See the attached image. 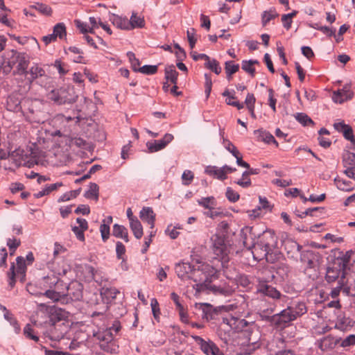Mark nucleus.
Instances as JSON below:
<instances>
[{
    "label": "nucleus",
    "instance_id": "680f3d73",
    "mask_svg": "<svg viewBox=\"0 0 355 355\" xmlns=\"http://www.w3.org/2000/svg\"><path fill=\"white\" fill-rule=\"evenodd\" d=\"M234 183L239 185L242 188H248L252 185L250 178L248 176H243V173H242L241 178L234 181Z\"/></svg>",
    "mask_w": 355,
    "mask_h": 355
},
{
    "label": "nucleus",
    "instance_id": "4d7b16f0",
    "mask_svg": "<svg viewBox=\"0 0 355 355\" xmlns=\"http://www.w3.org/2000/svg\"><path fill=\"white\" fill-rule=\"evenodd\" d=\"M24 334L26 338L35 342H38L40 340L37 336L33 334V329L30 324H27L24 328Z\"/></svg>",
    "mask_w": 355,
    "mask_h": 355
},
{
    "label": "nucleus",
    "instance_id": "72a5a7b5",
    "mask_svg": "<svg viewBox=\"0 0 355 355\" xmlns=\"http://www.w3.org/2000/svg\"><path fill=\"white\" fill-rule=\"evenodd\" d=\"M129 21V28L130 30H132L135 28H143L145 25V21L144 18L137 15L136 12H132Z\"/></svg>",
    "mask_w": 355,
    "mask_h": 355
},
{
    "label": "nucleus",
    "instance_id": "2f4dec72",
    "mask_svg": "<svg viewBox=\"0 0 355 355\" xmlns=\"http://www.w3.org/2000/svg\"><path fill=\"white\" fill-rule=\"evenodd\" d=\"M205 173L209 175H214L220 180H224L227 178L222 167L218 168L215 166H208L205 168Z\"/></svg>",
    "mask_w": 355,
    "mask_h": 355
},
{
    "label": "nucleus",
    "instance_id": "9b49d317",
    "mask_svg": "<svg viewBox=\"0 0 355 355\" xmlns=\"http://www.w3.org/2000/svg\"><path fill=\"white\" fill-rule=\"evenodd\" d=\"M343 274H344L345 280H347L346 275L347 272L345 271L333 262L327 268L325 280L329 284L333 283L337 279L339 280L340 278H342Z\"/></svg>",
    "mask_w": 355,
    "mask_h": 355
},
{
    "label": "nucleus",
    "instance_id": "5701e85b",
    "mask_svg": "<svg viewBox=\"0 0 355 355\" xmlns=\"http://www.w3.org/2000/svg\"><path fill=\"white\" fill-rule=\"evenodd\" d=\"M287 307L291 309V313L294 314L295 320L307 312L306 306L303 302H293Z\"/></svg>",
    "mask_w": 355,
    "mask_h": 355
},
{
    "label": "nucleus",
    "instance_id": "37998d69",
    "mask_svg": "<svg viewBox=\"0 0 355 355\" xmlns=\"http://www.w3.org/2000/svg\"><path fill=\"white\" fill-rule=\"evenodd\" d=\"M278 16V14L275 10L270 9V10L264 11L261 15L262 25L266 26L267 24L272 19H275Z\"/></svg>",
    "mask_w": 355,
    "mask_h": 355
},
{
    "label": "nucleus",
    "instance_id": "dca6fc26",
    "mask_svg": "<svg viewBox=\"0 0 355 355\" xmlns=\"http://www.w3.org/2000/svg\"><path fill=\"white\" fill-rule=\"evenodd\" d=\"M19 52L12 51L7 60H5L2 64V69L3 73H8L11 71L15 65L17 64V59L19 56Z\"/></svg>",
    "mask_w": 355,
    "mask_h": 355
},
{
    "label": "nucleus",
    "instance_id": "c03bdc74",
    "mask_svg": "<svg viewBox=\"0 0 355 355\" xmlns=\"http://www.w3.org/2000/svg\"><path fill=\"white\" fill-rule=\"evenodd\" d=\"M205 66L207 69H210L217 75L221 73L222 69L219 65V62L215 59L211 60L209 58V60L205 62Z\"/></svg>",
    "mask_w": 355,
    "mask_h": 355
},
{
    "label": "nucleus",
    "instance_id": "8fccbe9b",
    "mask_svg": "<svg viewBox=\"0 0 355 355\" xmlns=\"http://www.w3.org/2000/svg\"><path fill=\"white\" fill-rule=\"evenodd\" d=\"M296 120L303 125H313V120L304 113H297L295 116Z\"/></svg>",
    "mask_w": 355,
    "mask_h": 355
},
{
    "label": "nucleus",
    "instance_id": "7c9ffc66",
    "mask_svg": "<svg viewBox=\"0 0 355 355\" xmlns=\"http://www.w3.org/2000/svg\"><path fill=\"white\" fill-rule=\"evenodd\" d=\"M179 73L175 70L173 64L168 65L165 68V78L173 85H177Z\"/></svg>",
    "mask_w": 355,
    "mask_h": 355
},
{
    "label": "nucleus",
    "instance_id": "5fc2aeb1",
    "mask_svg": "<svg viewBox=\"0 0 355 355\" xmlns=\"http://www.w3.org/2000/svg\"><path fill=\"white\" fill-rule=\"evenodd\" d=\"M17 272L20 275H25L26 271V261L22 257H17L16 259Z\"/></svg>",
    "mask_w": 355,
    "mask_h": 355
},
{
    "label": "nucleus",
    "instance_id": "774afa93",
    "mask_svg": "<svg viewBox=\"0 0 355 355\" xmlns=\"http://www.w3.org/2000/svg\"><path fill=\"white\" fill-rule=\"evenodd\" d=\"M355 345V335L351 334L342 340L340 346L343 347H349Z\"/></svg>",
    "mask_w": 355,
    "mask_h": 355
},
{
    "label": "nucleus",
    "instance_id": "09e8293b",
    "mask_svg": "<svg viewBox=\"0 0 355 355\" xmlns=\"http://www.w3.org/2000/svg\"><path fill=\"white\" fill-rule=\"evenodd\" d=\"M53 34L55 37H59L60 39H62L66 36V27L63 23H58L53 27Z\"/></svg>",
    "mask_w": 355,
    "mask_h": 355
},
{
    "label": "nucleus",
    "instance_id": "338daca9",
    "mask_svg": "<svg viewBox=\"0 0 355 355\" xmlns=\"http://www.w3.org/2000/svg\"><path fill=\"white\" fill-rule=\"evenodd\" d=\"M193 173L189 170H186L183 172L182 179L184 185H189L193 179Z\"/></svg>",
    "mask_w": 355,
    "mask_h": 355
},
{
    "label": "nucleus",
    "instance_id": "603ef678",
    "mask_svg": "<svg viewBox=\"0 0 355 355\" xmlns=\"http://www.w3.org/2000/svg\"><path fill=\"white\" fill-rule=\"evenodd\" d=\"M313 257V252L312 251H304L301 253V261L303 262H306L307 259V265L309 268L313 267V261L312 258Z\"/></svg>",
    "mask_w": 355,
    "mask_h": 355
},
{
    "label": "nucleus",
    "instance_id": "b1692460",
    "mask_svg": "<svg viewBox=\"0 0 355 355\" xmlns=\"http://www.w3.org/2000/svg\"><path fill=\"white\" fill-rule=\"evenodd\" d=\"M110 20L114 26L121 30L130 31L129 21L126 17L119 16L115 14H112L110 18Z\"/></svg>",
    "mask_w": 355,
    "mask_h": 355
},
{
    "label": "nucleus",
    "instance_id": "1a4fd4ad",
    "mask_svg": "<svg viewBox=\"0 0 355 355\" xmlns=\"http://www.w3.org/2000/svg\"><path fill=\"white\" fill-rule=\"evenodd\" d=\"M193 339L200 346V349L206 355H224L223 352L211 340H205L198 336H192Z\"/></svg>",
    "mask_w": 355,
    "mask_h": 355
},
{
    "label": "nucleus",
    "instance_id": "052dcab7",
    "mask_svg": "<svg viewBox=\"0 0 355 355\" xmlns=\"http://www.w3.org/2000/svg\"><path fill=\"white\" fill-rule=\"evenodd\" d=\"M100 232L103 241L105 242L109 239L110 234V228L108 224L102 223L100 226Z\"/></svg>",
    "mask_w": 355,
    "mask_h": 355
},
{
    "label": "nucleus",
    "instance_id": "cd10ccee",
    "mask_svg": "<svg viewBox=\"0 0 355 355\" xmlns=\"http://www.w3.org/2000/svg\"><path fill=\"white\" fill-rule=\"evenodd\" d=\"M112 235L123 239L126 243L129 241L128 229L123 225L114 224L112 228Z\"/></svg>",
    "mask_w": 355,
    "mask_h": 355
},
{
    "label": "nucleus",
    "instance_id": "e433bc0d",
    "mask_svg": "<svg viewBox=\"0 0 355 355\" xmlns=\"http://www.w3.org/2000/svg\"><path fill=\"white\" fill-rule=\"evenodd\" d=\"M130 227L136 239H139L143 236V227L140 221L137 219L130 223Z\"/></svg>",
    "mask_w": 355,
    "mask_h": 355
},
{
    "label": "nucleus",
    "instance_id": "de8ad7c7",
    "mask_svg": "<svg viewBox=\"0 0 355 355\" xmlns=\"http://www.w3.org/2000/svg\"><path fill=\"white\" fill-rule=\"evenodd\" d=\"M81 189H76L71 191L69 192H67L62 195L58 200V202H62L65 201H68L71 200V198H76L80 193Z\"/></svg>",
    "mask_w": 355,
    "mask_h": 355
},
{
    "label": "nucleus",
    "instance_id": "ddd939ff",
    "mask_svg": "<svg viewBox=\"0 0 355 355\" xmlns=\"http://www.w3.org/2000/svg\"><path fill=\"white\" fill-rule=\"evenodd\" d=\"M275 278L272 268H265L259 270L257 277V286L268 285Z\"/></svg>",
    "mask_w": 355,
    "mask_h": 355
},
{
    "label": "nucleus",
    "instance_id": "39448f33",
    "mask_svg": "<svg viewBox=\"0 0 355 355\" xmlns=\"http://www.w3.org/2000/svg\"><path fill=\"white\" fill-rule=\"evenodd\" d=\"M212 250L218 259L223 262L228 260L229 248L227 244V238L224 237L222 234H215L211 238Z\"/></svg>",
    "mask_w": 355,
    "mask_h": 355
},
{
    "label": "nucleus",
    "instance_id": "412c9836",
    "mask_svg": "<svg viewBox=\"0 0 355 355\" xmlns=\"http://www.w3.org/2000/svg\"><path fill=\"white\" fill-rule=\"evenodd\" d=\"M353 96L352 92L349 90L348 87H345L342 89L334 92L333 94L332 99L336 103H342L347 99L352 98Z\"/></svg>",
    "mask_w": 355,
    "mask_h": 355
},
{
    "label": "nucleus",
    "instance_id": "f704fd0d",
    "mask_svg": "<svg viewBox=\"0 0 355 355\" xmlns=\"http://www.w3.org/2000/svg\"><path fill=\"white\" fill-rule=\"evenodd\" d=\"M21 101L15 96H9L7 99V109L12 112H19L21 110Z\"/></svg>",
    "mask_w": 355,
    "mask_h": 355
},
{
    "label": "nucleus",
    "instance_id": "4c0bfd02",
    "mask_svg": "<svg viewBox=\"0 0 355 355\" xmlns=\"http://www.w3.org/2000/svg\"><path fill=\"white\" fill-rule=\"evenodd\" d=\"M343 164L345 168H355V153L347 151L343 156Z\"/></svg>",
    "mask_w": 355,
    "mask_h": 355
},
{
    "label": "nucleus",
    "instance_id": "a19ab883",
    "mask_svg": "<svg viewBox=\"0 0 355 355\" xmlns=\"http://www.w3.org/2000/svg\"><path fill=\"white\" fill-rule=\"evenodd\" d=\"M259 62L257 60H243L242 61V69L245 72L250 73L251 76H254L255 74V69L252 67L254 64H258Z\"/></svg>",
    "mask_w": 355,
    "mask_h": 355
},
{
    "label": "nucleus",
    "instance_id": "58836bf2",
    "mask_svg": "<svg viewBox=\"0 0 355 355\" xmlns=\"http://www.w3.org/2000/svg\"><path fill=\"white\" fill-rule=\"evenodd\" d=\"M239 69V64H234V61H227L225 63V70L227 75V78L230 80L232 76L236 73Z\"/></svg>",
    "mask_w": 355,
    "mask_h": 355
},
{
    "label": "nucleus",
    "instance_id": "79ce46f5",
    "mask_svg": "<svg viewBox=\"0 0 355 355\" xmlns=\"http://www.w3.org/2000/svg\"><path fill=\"white\" fill-rule=\"evenodd\" d=\"M31 8L35 9L41 14L46 16H50L52 13L51 8L46 4L36 3L35 4L31 6Z\"/></svg>",
    "mask_w": 355,
    "mask_h": 355
},
{
    "label": "nucleus",
    "instance_id": "4be33fe9",
    "mask_svg": "<svg viewBox=\"0 0 355 355\" xmlns=\"http://www.w3.org/2000/svg\"><path fill=\"white\" fill-rule=\"evenodd\" d=\"M284 246L285 250L287 252L288 257L290 258H294L302 249V246L292 239L284 241Z\"/></svg>",
    "mask_w": 355,
    "mask_h": 355
},
{
    "label": "nucleus",
    "instance_id": "6e6d98bb",
    "mask_svg": "<svg viewBox=\"0 0 355 355\" xmlns=\"http://www.w3.org/2000/svg\"><path fill=\"white\" fill-rule=\"evenodd\" d=\"M127 57L129 59V61L131 64L132 68L135 71H138L139 67L140 65V62L139 59L135 57L134 53L131 51H128L127 53Z\"/></svg>",
    "mask_w": 355,
    "mask_h": 355
},
{
    "label": "nucleus",
    "instance_id": "c85d7f7f",
    "mask_svg": "<svg viewBox=\"0 0 355 355\" xmlns=\"http://www.w3.org/2000/svg\"><path fill=\"white\" fill-rule=\"evenodd\" d=\"M255 135H258L259 139L266 143V144H274L277 147L279 146L278 142L276 141L275 137L269 132L262 130H257L254 131Z\"/></svg>",
    "mask_w": 355,
    "mask_h": 355
},
{
    "label": "nucleus",
    "instance_id": "a878e982",
    "mask_svg": "<svg viewBox=\"0 0 355 355\" xmlns=\"http://www.w3.org/2000/svg\"><path fill=\"white\" fill-rule=\"evenodd\" d=\"M34 83L45 89V90L50 92V90L54 87L55 81L51 76L45 73Z\"/></svg>",
    "mask_w": 355,
    "mask_h": 355
},
{
    "label": "nucleus",
    "instance_id": "a211bd4d",
    "mask_svg": "<svg viewBox=\"0 0 355 355\" xmlns=\"http://www.w3.org/2000/svg\"><path fill=\"white\" fill-rule=\"evenodd\" d=\"M352 254V250L347 251L345 253L341 252H340V255L338 256L333 262L338 266V267L347 272V270L349 269L348 264L350 261Z\"/></svg>",
    "mask_w": 355,
    "mask_h": 355
},
{
    "label": "nucleus",
    "instance_id": "f257e3e1",
    "mask_svg": "<svg viewBox=\"0 0 355 355\" xmlns=\"http://www.w3.org/2000/svg\"><path fill=\"white\" fill-rule=\"evenodd\" d=\"M277 245V237L270 232H266L259 237L257 242L253 245L254 252L259 254V258H266L268 262L275 259L274 250Z\"/></svg>",
    "mask_w": 355,
    "mask_h": 355
},
{
    "label": "nucleus",
    "instance_id": "4468645a",
    "mask_svg": "<svg viewBox=\"0 0 355 355\" xmlns=\"http://www.w3.org/2000/svg\"><path fill=\"white\" fill-rule=\"evenodd\" d=\"M40 295L46 296L53 302H61L62 304L65 303V289H46L45 290L44 293H40Z\"/></svg>",
    "mask_w": 355,
    "mask_h": 355
},
{
    "label": "nucleus",
    "instance_id": "6e6552de",
    "mask_svg": "<svg viewBox=\"0 0 355 355\" xmlns=\"http://www.w3.org/2000/svg\"><path fill=\"white\" fill-rule=\"evenodd\" d=\"M196 306L202 312V317L206 320H216L222 311L225 310L224 306H214L208 303L196 304Z\"/></svg>",
    "mask_w": 355,
    "mask_h": 355
},
{
    "label": "nucleus",
    "instance_id": "0eeeda50",
    "mask_svg": "<svg viewBox=\"0 0 355 355\" xmlns=\"http://www.w3.org/2000/svg\"><path fill=\"white\" fill-rule=\"evenodd\" d=\"M193 288H195L196 292L199 293L209 291L215 295L227 296L229 294V291L227 288L211 284V282L208 281L207 277L205 278L203 282L196 284Z\"/></svg>",
    "mask_w": 355,
    "mask_h": 355
},
{
    "label": "nucleus",
    "instance_id": "a18cd8bd",
    "mask_svg": "<svg viewBox=\"0 0 355 355\" xmlns=\"http://www.w3.org/2000/svg\"><path fill=\"white\" fill-rule=\"evenodd\" d=\"M347 282V280H345V276L344 274H343L342 278L338 281V286L334 288L330 293V295L332 298L335 299L339 295L342 288L345 286Z\"/></svg>",
    "mask_w": 355,
    "mask_h": 355
},
{
    "label": "nucleus",
    "instance_id": "bb28decb",
    "mask_svg": "<svg viewBox=\"0 0 355 355\" xmlns=\"http://www.w3.org/2000/svg\"><path fill=\"white\" fill-rule=\"evenodd\" d=\"M82 268L83 272L85 273V279L86 281L90 282L94 280L99 285L102 284V282L97 278L98 272L95 271L92 266L85 264Z\"/></svg>",
    "mask_w": 355,
    "mask_h": 355
},
{
    "label": "nucleus",
    "instance_id": "49530a36",
    "mask_svg": "<svg viewBox=\"0 0 355 355\" xmlns=\"http://www.w3.org/2000/svg\"><path fill=\"white\" fill-rule=\"evenodd\" d=\"M120 329L121 326L118 322L113 324V325L109 329V332L101 338V340L111 342L113 340L112 332L114 331L115 334H117Z\"/></svg>",
    "mask_w": 355,
    "mask_h": 355
},
{
    "label": "nucleus",
    "instance_id": "473e14b6",
    "mask_svg": "<svg viewBox=\"0 0 355 355\" xmlns=\"http://www.w3.org/2000/svg\"><path fill=\"white\" fill-rule=\"evenodd\" d=\"M119 291L113 287H107L105 284L101 288V295L107 301L115 299Z\"/></svg>",
    "mask_w": 355,
    "mask_h": 355
},
{
    "label": "nucleus",
    "instance_id": "aec40b11",
    "mask_svg": "<svg viewBox=\"0 0 355 355\" xmlns=\"http://www.w3.org/2000/svg\"><path fill=\"white\" fill-rule=\"evenodd\" d=\"M17 61L16 71H14V73L25 76L28 75L27 68L28 67L29 60L26 58V55L20 53Z\"/></svg>",
    "mask_w": 355,
    "mask_h": 355
},
{
    "label": "nucleus",
    "instance_id": "393cba45",
    "mask_svg": "<svg viewBox=\"0 0 355 355\" xmlns=\"http://www.w3.org/2000/svg\"><path fill=\"white\" fill-rule=\"evenodd\" d=\"M338 343L339 340L328 336L320 340L318 347L322 351L325 352L334 349Z\"/></svg>",
    "mask_w": 355,
    "mask_h": 355
},
{
    "label": "nucleus",
    "instance_id": "20e7f679",
    "mask_svg": "<svg viewBox=\"0 0 355 355\" xmlns=\"http://www.w3.org/2000/svg\"><path fill=\"white\" fill-rule=\"evenodd\" d=\"M70 270L69 266L63 267L61 270L44 277L40 284L44 289H65V284L60 279V276L65 275Z\"/></svg>",
    "mask_w": 355,
    "mask_h": 355
},
{
    "label": "nucleus",
    "instance_id": "f3484780",
    "mask_svg": "<svg viewBox=\"0 0 355 355\" xmlns=\"http://www.w3.org/2000/svg\"><path fill=\"white\" fill-rule=\"evenodd\" d=\"M139 217L144 222L147 223L151 229L154 227L155 214L151 207H143L140 211Z\"/></svg>",
    "mask_w": 355,
    "mask_h": 355
},
{
    "label": "nucleus",
    "instance_id": "f03ea898",
    "mask_svg": "<svg viewBox=\"0 0 355 355\" xmlns=\"http://www.w3.org/2000/svg\"><path fill=\"white\" fill-rule=\"evenodd\" d=\"M49 100L54 103L61 105H71L75 103L78 98L73 87H61L57 89H53L47 94Z\"/></svg>",
    "mask_w": 355,
    "mask_h": 355
},
{
    "label": "nucleus",
    "instance_id": "e2e57ef3",
    "mask_svg": "<svg viewBox=\"0 0 355 355\" xmlns=\"http://www.w3.org/2000/svg\"><path fill=\"white\" fill-rule=\"evenodd\" d=\"M205 92L206 94L207 98H209L210 93L211 92V87H212V80L211 76L208 73L205 74Z\"/></svg>",
    "mask_w": 355,
    "mask_h": 355
},
{
    "label": "nucleus",
    "instance_id": "c756f323",
    "mask_svg": "<svg viewBox=\"0 0 355 355\" xmlns=\"http://www.w3.org/2000/svg\"><path fill=\"white\" fill-rule=\"evenodd\" d=\"M67 317L66 312L62 309L53 307L50 311V321L52 324L64 320Z\"/></svg>",
    "mask_w": 355,
    "mask_h": 355
},
{
    "label": "nucleus",
    "instance_id": "f8f14e48",
    "mask_svg": "<svg viewBox=\"0 0 355 355\" xmlns=\"http://www.w3.org/2000/svg\"><path fill=\"white\" fill-rule=\"evenodd\" d=\"M173 138L174 137L172 134L166 133L161 139L148 141L146 146L150 153H155L165 148L173 141Z\"/></svg>",
    "mask_w": 355,
    "mask_h": 355
},
{
    "label": "nucleus",
    "instance_id": "13d9d810",
    "mask_svg": "<svg viewBox=\"0 0 355 355\" xmlns=\"http://www.w3.org/2000/svg\"><path fill=\"white\" fill-rule=\"evenodd\" d=\"M225 196L229 201L235 202L239 199V194L233 190L231 187H227L225 193Z\"/></svg>",
    "mask_w": 355,
    "mask_h": 355
},
{
    "label": "nucleus",
    "instance_id": "6ab92c4d",
    "mask_svg": "<svg viewBox=\"0 0 355 355\" xmlns=\"http://www.w3.org/2000/svg\"><path fill=\"white\" fill-rule=\"evenodd\" d=\"M45 73V70L39 64L33 63L28 71V80L30 83H33Z\"/></svg>",
    "mask_w": 355,
    "mask_h": 355
},
{
    "label": "nucleus",
    "instance_id": "69168bd1",
    "mask_svg": "<svg viewBox=\"0 0 355 355\" xmlns=\"http://www.w3.org/2000/svg\"><path fill=\"white\" fill-rule=\"evenodd\" d=\"M6 244L9 248L10 251H16L17 248L20 245L21 241L19 239H8Z\"/></svg>",
    "mask_w": 355,
    "mask_h": 355
},
{
    "label": "nucleus",
    "instance_id": "0e129e2a",
    "mask_svg": "<svg viewBox=\"0 0 355 355\" xmlns=\"http://www.w3.org/2000/svg\"><path fill=\"white\" fill-rule=\"evenodd\" d=\"M55 68H56L58 71V73L60 76H64L68 72V69H67V64L62 63L60 60H56L53 64Z\"/></svg>",
    "mask_w": 355,
    "mask_h": 355
},
{
    "label": "nucleus",
    "instance_id": "ea45409f",
    "mask_svg": "<svg viewBox=\"0 0 355 355\" xmlns=\"http://www.w3.org/2000/svg\"><path fill=\"white\" fill-rule=\"evenodd\" d=\"M198 204L205 209H214L216 205L215 198L213 196L202 198L197 200Z\"/></svg>",
    "mask_w": 355,
    "mask_h": 355
},
{
    "label": "nucleus",
    "instance_id": "2eb2a0df",
    "mask_svg": "<svg viewBox=\"0 0 355 355\" xmlns=\"http://www.w3.org/2000/svg\"><path fill=\"white\" fill-rule=\"evenodd\" d=\"M257 290L258 293L275 300L280 299L282 297L281 293L270 284L257 286Z\"/></svg>",
    "mask_w": 355,
    "mask_h": 355
},
{
    "label": "nucleus",
    "instance_id": "864d4df0",
    "mask_svg": "<svg viewBox=\"0 0 355 355\" xmlns=\"http://www.w3.org/2000/svg\"><path fill=\"white\" fill-rule=\"evenodd\" d=\"M223 144L227 150H228L234 157L240 155L239 151L236 147L228 139H223Z\"/></svg>",
    "mask_w": 355,
    "mask_h": 355
},
{
    "label": "nucleus",
    "instance_id": "9d476101",
    "mask_svg": "<svg viewBox=\"0 0 355 355\" xmlns=\"http://www.w3.org/2000/svg\"><path fill=\"white\" fill-rule=\"evenodd\" d=\"M83 285L78 281H72L67 286L65 284L67 291L65 303L68 302V297L72 301L80 300L83 297Z\"/></svg>",
    "mask_w": 355,
    "mask_h": 355
},
{
    "label": "nucleus",
    "instance_id": "423d86ee",
    "mask_svg": "<svg viewBox=\"0 0 355 355\" xmlns=\"http://www.w3.org/2000/svg\"><path fill=\"white\" fill-rule=\"evenodd\" d=\"M295 320L294 314L288 307L270 318L269 321L278 328H285L291 322Z\"/></svg>",
    "mask_w": 355,
    "mask_h": 355
},
{
    "label": "nucleus",
    "instance_id": "bf43d9fd",
    "mask_svg": "<svg viewBox=\"0 0 355 355\" xmlns=\"http://www.w3.org/2000/svg\"><path fill=\"white\" fill-rule=\"evenodd\" d=\"M150 306L155 319L158 320L160 315V309L159 306V303L155 298L151 299Z\"/></svg>",
    "mask_w": 355,
    "mask_h": 355
},
{
    "label": "nucleus",
    "instance_id": "7ed1b4c3",
    "mask_svg": "<svg viewBox=\"0 0 355 355\" xmlns=\"http://www.w3.org/2000/svg\"><path fill=\"white\" fill-rule=\"evenodd\" d=\"M175 270L178 277L183 281L192 279L197 282L203 280V278L200 277L202 274V271L198 268H195L189 263L180 262L176 263Z\"/></svg>",
    "mask_w": 355,
    "mask_h": 355
},
{
    "label": "nucleus",
    "instance_id": "c9c22d12",
    "mask_svg": "<svg viewBox=\"0 0 355 355\" xmlns=\"http://www.w3.org/2000/svg\"><path fill=\"white\" fill-rule=\"evenodd\" d=\"M98 191L99 187L98 184L94 182H90L89 188L84 193V197L87 199H94L95 200H98L99 194Z\"/></svg>",
    "mask_w": 355,
    "mask_h": 355
},
{
    "label": "nucleus",
    "instance_id": "3c124183",
    "mask_svg": "<svg viewBox=\"0 0 355 355\" xmlns=\"http://www.w3.org/2000/svg\"><path fill=\"white\" fill-rule=\"evenodd\" d=\"M158 70L157 65H144L139 67L138 71L147 75H153L157 73Z\"/></svg>",
    "mask_w": 355,
    "mask_h": 355
}]
</instances>
